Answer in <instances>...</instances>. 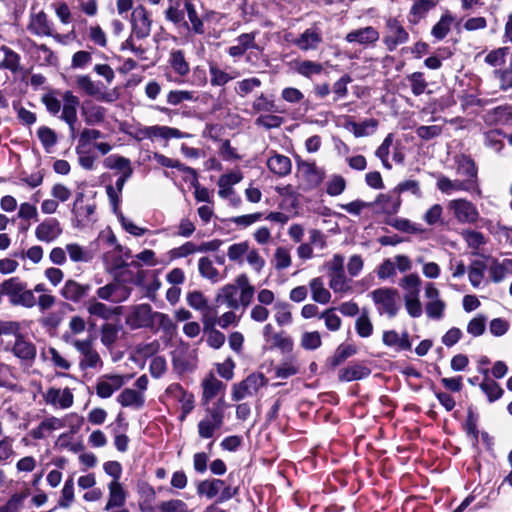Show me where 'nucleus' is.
<instances>
[{"mask_svg":"<svg viewBox=\"0 0 512 512\" xmlns=\"http://www.w3.org/2000/svg\"><path fill=\"white\" fill-rule=\"evenodd\" d=\"M121 325L115 323H105L100 329L101 343L106 347H111L118 340Z\"/></svg>","mask_w":512,"mask_h":512,"instance_id":"49530a36","label":"nucleus"},{"mask_svg":"<svg viewBox=\"0 0 512 512\" xmlns=\"http://www.w3.org/2000/svg\"><path fill=\"white\" fill-rule=\"evenodd\" d=\"M447 208L460 223L473 224L480 217L477 207L463 198L450 200Z\"/></svg>","mask_w":512,"mask_h":512,"instance_id":"423d86ee","label":"nucleus"},{"mask_svg":"<svg viewBox=\"0 0 512 512\" xmlns=\"http://www.w3.org/2000/svg\"><path fill=\"white\" fill-rule=\"evenodd\" d=\"M369 375V370L362 365H353L343 368L339 371V379L341 381H354L360 380Z\"/></svg>","mask_w":512,"mask_h":512,"instance_id":"3c124183","label":"nucleus"},{"mask_svg":"<svg viewBox=\"0 0 512 512\" xmlns=\"http://www.w3.org/2000/svg\"><path fill=\"white\" fill-rule=\"evenodd\" d=\"M457 163V173L459 175L466 176V180H474L475 183L477 182V168L475 166V163L472 159H470L467 156L461 155L457 157L456 160ZM477 185L475 184V187Z\"/></svg>","mask_w":512,"mask_h":512,"instance_id":"a18cd8bd","label":"nucleus"},{"mask_svg":"<svg viewBox=\"0 0 512 512\" xmlns=\"http://www.w3.org/2000/svg\"><path fill=\"white\" fill-rule=\"evenodd\" d=\"M224 424V401L219 399L212 406H207L204 417L197 424L198 435L201 439H211Z\"/></svg>","mask_w":512,"mask_h":512,"instance_id":"f03ea898","label":"nucleus"},{"mask_svg":"<svg viewBox=\"0 0 512 512\" xmlns=\"http://www.w3.org/2000/svg\"><path fill=\"white\" fill-rule=\"evenodd\" d=\"M83 199V193H78L76 195L73 204V213L78 222L81 223L82 225H85L92 220V216L95 212L96 205L93 202L84 204Z\"/></svg>","mask_w":512,"mask_h":512,"instance_id":"5701e85b","label":"nucleus"},{"mask_svg":"<svg viewBox=\"0 0 512 512\" xmlns=\"http://www.w3.org/2000/svg\"><path fill=\"white\" fill-rule=\"evenodd\" d=\"M84 115L87 124L89 125H97L102 123L105 116V110L101 106L98 105H87L84 108Z\"/></svg>","mask_w":512,"mask_h":512,"instance_id":"680f3d73","label":"nucleus"},{"mask_svg":"<svg viewBox=\"0 0 512 512\" xmlns=\"http://www.w3.org/2000/svg\"><path fill=\"white\" fill-rule=\"evenodd\" d=\"M187 302L190 307L203 312L204 321L208 318L209 305L206 297L200 291H193L187 295Z\"/></svg>","mask_w":512,"mask_h":512,"instance_id":"603ef678","label":"nucleus"},{"mask_svg":"<svg viewBox=\"0 0 512 512\" xmlns=\"http://www.w3.org/2000/svg\"><path fill=\"white\" fill-rule=\"evenodd\" d=\"M160 512H191L188 505L180 499H170L159 503Z\"/></svg>","mask_w":512,"mask_h":512,"instance_id":"774afa93","label":"nucleus"},{"mask_svg":"<svg viewBox=\"0 0 512 512\" xmlns=\"http://www.w3.org/2000/svg\"><path fill=\"white\" fill-rule=\"evenodd\" d=\"M225 482L221 479L203 480L197 485V493L212 499L219 494Z\"/></svg>","mask_w":512,"mask_h":512,"instance_id":"37998d69","label":"nucleus"},{"mask_svg":"<svg viewBox=\"0 0 512 512\" xmlns=\"http://www.w3.org/2000/svg\"><path fill=\"white\" fill-rule=\"evenodd\" d=\"M77 87L89 96H96L100 93V87L89 76L81 75L76 78Z\"/></svg>","mask_w":512,"mask_h":512,"instance_id":"e2e57ef3","label":"nucleus"},{"mask_svg":"<svg viewBox=\"0 0 512 512\" xmlns=\"http://www.w3.org/2000/svg\"><path fill=\"white\" fill-rule=\"evenodd\" d=\"M346 188V181L341 175H332L326 182V192L330 196H338Z\"/></svg>","mask_w":512,"mask_h":512,"instance_id":"338daca9","label":"nucleus"},{"mask_svg":"<svg viewBox=\"0 0 512 512\" xmlns=\"http://www.w3.org/2000/svg\"><path fill=\"white\" fill-rule=\"evenodd\" d=\"M455 17L450 12H445L439 21L432 27L431 35L436 40L444 39L451 30Z\"/></svg>","mask_w":512,"mask_h":512,"instance_id":"e433bc0d","label":"nucleus"},{"mask_svg":"<svg viewBox=\"0 0 512 512\" xmlns=\"http://www.w3.org/2000/svg\"><path fill=\"white\" fill-rule=\"evenodd\" d=\"M129 380V377L119 374H107L98 378L95 386L96 394L102 399L110 398Z\"/></svg>","mask_w":512,"mask_h":512,"instance_id":"1a4fd4ad","label":"nucleus"},{"mask_svg":"<svg viewBox=\"0 0 512 512\" xmlns=\"http://www.w3.org/2000/svg\"><path fill=\"white\" fill-rule=\"evenodd\" d=\"M27 30L39 37L53 36L52 23L48 19V15L43 10H36L34 7L30 11Z\"/></svg>","mask_w":512,"mask_h":512,"instance_id":"9b49d317","label":"nucleus"},{"mask_svg":"<svg viewBox=\"0 0 512 512\" xmlns=\"http://www.w3.org/2000/svg\"><path fill=\"white\" fill-rule=\"evenodd\" d=\"M225 387V384L213 375L204 379L202 382V404H208L209 401L215 398L218 394L223 393Z\"/></svg>","mask_w":512,"mask_h":512,"instance_id":"393cba45","label":"nucleus"},{"mask_svg":"<svg viewBox=\"0 0 512 512\" xmlns=\"http://www.w3.org/2000/svg\"><path fill=\"white\" fill-rule=\"evenodd\" d=\"M372 299L380 314L394 317L398 312V293L392 288H379L371 292Z\"/></svg>","mask_w":512,"mask_h":512,"instance_id":"20e7f679","label":"nucleus"},{"mask_svg":"<svg viewBox=\"0 0 512 512\" xmlns=\"http://www.w3.org/2000/svg\"><path fill=\"white\" fill-rule=\"evenodd\" d=\"M132 35L139 39L150 34L151 21L149 14L143 6H137L132 12Z\"/></svg>","mask_w":512,"mask_h":512,"instance_id":"f3484780","label":"nucleus"},{"mask_svg":"<svg viewBox=\"0 0 512 512\" xmlns=\"http://www.w3.org/2000/svg\"><path fill=\"white\" fill-rule=\"evenodd\" d=\"M29 491L25 490L21 493H16L0 507V512H20L24 500L28 497Z\"/></svg>","mask_w":512,"mask_h":512,"instance_id":"052dcab7","label":"nucleus"},{"mask_svg":"<svg viewBox=\"0 0 512 512\" xmlns=\"http://www.w3.org/2000/svg\"><path fill=\"white\" fill-rule=\"evenodd\" d=\"M44 400L48 405L55 408L68 409L74 403V395L69 388H49L45 395Z\"/></svg>","mask_w":512,"mask_h":512,"instance_id":"4468645a","label":"nucleus"},{"mask_svg":"<svg viewBox=\"0 0 512 512\" xmlns=\"http://www.w3.org/2000/svg\"><path fill=\"white\" fill-rule=\"evenodd\" d=\"M108 500L104 510L110 511L114 508L124 507L127 500V491L120 481H110L107 485Z\"/></svg>","mask_w":512,"mask_h":512,"instance_id":"6ab92c4d","label":"nucleus"},{"mask_svg":"<svg viewBox=\"0 0 512 512\" xmlns=\"http://www.w3.org/2000/svg\"><path fill=\"white\" fill-rule=\"evenodd\" d=\"M65 250L72 262L87 263L93 259L92 252L88 248H86L78 243H74V242L67 243L65 245Z\"/></svg>","mask_w":512,"mask_h":512,"instance_id":"473e14b6","label":"nucleus"},{"mask_svg":"<svg viewBox=\"0 0 512 512\" xmlns=\"http://www.w3.org/2000/svg\"><path fill=\"white\" fill-rule=\"evenodd\" d=\"M238 291L237 284H227L221 288L220 292L216 297L217 302H222L231 309H237L239 307L238 298L236 297Z\"/></svg>","mask_w":512,"mask_h":512,"instance_id":"a19ab883","label":"nucleus"},{"mask_svg":"<svg viewBox=\"0 0 512 512\" xmlns=\"http://www.w3.org/2000/svg\"><path fill=\"white\" fill-rule=\"evenodd\" d=\"M199 273L202 277L216 283L222 279L219 271L214 267L213 262L208 257H202L198 262Z\"/></svg>","mask_w":512,"mask_h":512,"instance_id":"09e8293b","label":"nucleus"},{"mask_svg":"<svg viewBox=\"0 0 512 512\" xmlns=\"http://www.w3.org/2000/svg\"><path fill=\"white\" fill-rule=\"evenodd\" d=\"M374 205L377 211L395 214L401 205V198L395 192L392 194H381L376 198Z\"/></svg>","mask_w":512,"mask_h":512,"instance_id":"a878e982","label":"nucleus"},{"mask_svg":"<svg viewBox=\"0 0 512 512\" xmlns=\"http://www.w3.org/2000/svg\"><path fill=\"white\" fill-rule=\"evenodd\" d=\"M486 317L482 314H478L473 317L467 324V332L473 337H479L484 334L486 330Z\"/></svg>","mask_w":512,"mask_h":512,"instance_id":"69168bd1","label":"nucleus"},{"mask_svg":"<svg viewBox=\"0 0 512 512\" xmlns=\"http://www.w3.org/2000/svg\"><path fill=\"white\" fill-rule=\"evenodd\" d=\"M487 123L495 126H512V111L507 107H497L487 114Z\"/></svg>","mask_w":512,"mask_h":512,"instance_id":"f704fd0d","label":"nucleus"},{"mask_svg":"<svg viewBox=\"0 0 512 512\" xmlns=\"http://www.w3.org/2000/svg\"><path fill=\"white\" fill-rule=\"evenodd\" d=\"M266 382L267 380L263 374H250L243 381L233 385L232 399L240 401L246 397L253 396L261 387L266 385Z\"/></svg>","mask_w":512,"mask_h":512,"instance_id":"39448f33","label":"nucleus"},{"mask_svg":"<svg viewBox=\"0 0 512 512\" xmlns=\"http://www.w3.org/2000/svg\"><path fill=\"white\" fill-rule=\"evenodd\" d=\"M297 174L300 180V187L303 190L317 188L325 178V170L316 165L315 162L298 161Z\"/></svg>","mask_w":512,"mask_h":512,"instance_id":"7ed1b4c3","label":"nucleus"},{"mask_svg":"<svg viewBox=\"0 0 512 512\" xmlns=\"http://www.w3.org/2000/svg\"><path fill=\"white\" fill-rule=\"evenodd\" d=\"M0 51L3 53L4 58L0 62V68L10 70L13 73H16L20 70V55L13 51L8 46H1Z\"/></svg>","mask_w":512,"mask_h":512,"instance_id":"79ce46f5","label":"nucleus"},{"mask_svg":"<svg viewBox=\"0 0 512 512\" xmlns=\"http://www.w3.org/2000/svg\"><path fill=\"white\" fill-rule=\"evenodd\" d=\"M323 41L322 32L317 27H310L293 40V44L301 51L317 50Z\"/></svg>","mask_w":512,"mask_h":512,"instance_id":"2eb2a0df","label":"nucleus"},{"mask_svg":"<svg viewBox=\"0 0 512 512\" xmlns=\"http://www.w3.org/2000/svg\"><path fill=\"white\" fill-rule=\"evenodd\" d=\"M379 38V32L372 26L352 30L345 36L348 43H357L363 46L374 45Z\"/></svg>","mask_w":512,"mask_h":512,"instance_id":"a211bd4d","label":"nucleus"},{"mask_svg":"<svg viewBox=\"0 0 512 512\" xmlns=\"http://www.w3.org/2000/svg\"><path fill=\"white\" fill-rule=\"evenodd\" d=\"M150 328L161 329L166 334L172 335L176 331L177 326L167 314L154 311Z\"/></svg>","mask_w":512,"mask_h":512,"instance_id":"c03bdc74","label":"nucleus"},{"mask_svg":"<svg viewBox=\"0 0 512 512\" xmlns=\"http://www.w3.org/2000/svg\"><path fill=\"white\" fill-rule=\"evenodd\" d=\"M272 264L277 271L289 268L292 264V258L289 249L280 246L275 250Z\"/></svg>","mask_w":512,"mask_h":512,"instance_id":"864d4df0","label":"nucleus"},{"mask_svg":"<svg viewBox=\"0 0 512 512\" xmlns=\"http://www.w3.org/2000/svg\"><path fill=\"white\" fill-rule=\"evenodd\" d=\"M255 38V32L243 33L239 35L235 40L236 43L229 47L228 54L231 57H240L244 55L249 49H258Z\"/></svg>","mask_w":512,"mask_h":512,"instance_id":"4be33fe9","label":"nucleus"},{"mask_svg":"<svg viewBox=\"0 0 512 512\" xmlns=\"http://www.w3.org/2000/svg\"><path fill=\"white\" fill-rule=\"evenodd\" d=\"M166 396L180 404V420L183 421L195 406L194 395L186 390L180 384L174 383L168 386L165 391Z\"/></svg>","mask_w":512,"mask_h":512,"instance_id":"6e6552de","label":"nucleus"},{"mask_svg":"<svg viewBox=\"0 0 512 512\" xmlns=\"http://www.w3.org/2000/svg\"><path fill=\"white\" fill-rule=\"evenodd\" d=\"M267 166L271 172L278 176H286L291 171V161L287 156L275 154L267 161Z\"/></svg>","mask_w":512,"mask_h":512,"instance_id":"c9c22d12","label":"nucleus"},{"mask_svg":"<svg viewBox=\"0 0 512 512\" xmlns=\"http://www.w3.org/2000/svg\"><path fill=\"white\" fill-rule=\"evenodd\" d=\"M421 279L417 274H408L401 279L399 286L405 290L404 297L419 296Z\"/></svg>","mask_w":512,"mask_h":512,"instance_id":"8fccbe9b","label":"nucleus"},{"mask_svg":"<svg viewBox=\"0 0 512 512\" xmlns=\"http://www.w3.org/2000/svg\"><path fill=\"white\" fill-rule=\"evenodd\" d=\"M436 5L437 2L433 0H415L409 11L411 17L410 21L417 23L424 18L430 10L434 9Z\"/></svg>","mask_w":512,"mask_h":512,"instance_id":"4c0bfd02","label":"nucleus"},{"mask_svg":"<svg viewBox=\"0 0 512 512\" xmlns=\"http://www.w3.org/2000/svg\"><path fill=\"white\" fill-rule=\"evenodd\" d=\"M26 288V283L21 281L18 277L9 278L1 285L2 293L9 297L11 304L15 302Z\"/></svg>","mask_w":512,"mask_h":512,"instance_id":"72a5a7b5","label":"nucleus"},{"mask_svg":"<svg viewBox=\"0 0 512 512\" xmlns=\"http://www.w3.org/2000/svg\"><path fill=\"white\" fill-rule=\"evenodd\" d=\"M41 102L50 114L58 115L61 112L60 118L71 128L76 123L80 101L71 91L60 93L58 90H49L42 95Z\"/></svg>","mask_w":512,"mask_h":512,"instance_id":"f257e3e1","label":"nucleus"},{"mask_svg":"<svg viewBox=\"0 0 512 512\" xmlns=\"http://www.w3.org/2000/svg\"><path fill=\"white\" fill-rule=\"evenodd\" d=\"M291 67L295 72L307 78L319 75L323 71L321 63L311 60H296L291 63Z\"/></svg>","mask_w":512,"mask_h":512,"instance_id":"c756f323","label":"nucleus"},{"mask_svg":"<svg viewBox=\"0 0 512 512\" xmlns=\"http://www.w3.org/2000/svg\"><path fill=\"white\" fill-rule=\"evenodd\" d=\"M117 401L123 407H133L140 409L144 405L145 398L143 393L127 388L119 394Z\"/></svg>","mask_w":512,"mask_h":512,"instance_id":"2f4dec72","label":"nucleus"},{"mask_svg":"<svg viewBox=\"0 0 512 512\" xmlns=\"http://www.w3.org/2000/svg\"><path fill=\"white\" fill-rule=\"evenodd\" d=\"M437 188L444 194L450 195L455 191H470L475 188L474 180H451L440 175L437 179Z\"/></svg>","mask_w":512,"mask_h":512,"instance_id":"412c9836","label":"nucleus"},{"mask_svg":"<svg viewBox=\"0 0 512 512\" xmlns=\"http://www.w3.org/2000/svg\"><path fill=\"white\" fill-rule=\"evenodd\" d=\"M355 329L361 338H368L373 333V324L367 313H362L355 321Z\"/></svg>","mask_w":512,"mask_h":512,"instance_id":"0e129e2a","label":"nucleus"},{"mask_svg":"<svg viewBox=\"0 0 512 512\" xmlns=\"http://www.w3.org/2000/svg\"><path fill=\"white\" fill-rule=\"evenodd\" d=\"M309 289L312 300L319 304H328L331 300V293L325 287L324 280L321 277L312 278L309 281Z\"/></svg>","mask_w":512,"mask_h":512,"instance_id":"bb28decb","label":"nucleus"},{"mask_svg":"<svg viewBox=\"0 0 512 512\" xmlns=\"http://www.w3.org/2000/svg\"><path fill=\"white\" fill-rule=\"evenodd\" d=\"M235 283L238 290H240V297L238 299L239 306L247 307L251 304L255 294L254 286L251 285L249 278L246 274H240L236 277Z\"/></svg>","mask_w":512,"mask_h":512,"instance_id":"cd10ccee","label":"nucleus"},{"mask_svg":"<svg viewBox=\"0 0 512 512\" xmlns=\"http://www.w3.org/2000/svg\"><path fill=\"white\" fill-rule=\"evenodd\" d=\"M86 134H90L89 136H94L93 139L89 141L91 153L97 149L101 154L105 155L112 149V145L109 142L103 140L106 137L103 136L98 130H83L79 137H83Z\"/></svg>","mask_w":512,"mask_h":512,"instance_id":"ea45409f","label":"nucleus"},{"mask_svg":"<svg viewBox=\"0 0 512 512\" xmlns=\"http://www.w3.org/2000/svg\"><path fill=\"white\" fill-rule=\"evenodd\" d=\"M168 63L173 71L181 77L186 76L190 71L189 63L182 50L172 49L169 53Z\"/></svg>","mask_w":512,"mask_h":512,"instance_id":"7c9ffc66","label":"nucleus"},{"mask_svg":"<svg viewBox=\"0 0 512 512\" xmlns=\"http://www.w3.org/2000/svg\"><path fill=\"white\" fill-rule=\"evenodd\" d=\"M382 341L386 346L393 347L397 350L411 349V342L408 333L404 332L399 334L394 330L385 331L383 333Z\"/></svg>","mask_w":512,"mask_h":512,"instance_id":"c85d7f7f","label":"nucleus"},{"mask_svg":"<svg viewBox=\"0 0 512 512\" xmlns=\"http://www.w3.org/2000/svg\"><path fill=\"white\" fill-rule=\"evenodd\" d=\"M512 259H505L502 262H493L490 267V275L494 282H501L507 275H511Z\"/></svg>","mask_w":512,"mask_h":512,"instance_id":"de8ad7c7","label":"nucleus"},{"mask_svg":"<svg viewBox=\"0 0 512 512\" xmlns=\"http://www.w3.org/2000/svg\"><path fill=\"white\" fill-rule=\"evenodd\" d=\"M104 165L108 169L119 171L121 175L131 176L133 172L130 160L119 155L107 157L104 160Z\"/></svg>","mask_w":512,"mask_h":512,"instance_id":"58836bf2","label":"nucleus"},{"mask_svg":"<svg viewBox=\"0 0 512 512\" xmlns=\"http://www.w3.org/2000/svg\"><path fill=\"white\" fill-rule=\"evenodd\" d=\"M86 134L83 137H79L78 145L76 147L77 154L79 155L80 165L87 170H91L94 166L95 155L90 152L89 141L93 139V135Z\"/></svg>","mask_w":512,"mask_h":512,"instance_id":"b1692460","label":"nucleus"},{"mask_svg":"<svg viewBox=\"0 0 512 512\" xmlns=\"http://www.w3.org/2000/svg\"><path fill=\"white\" fill-rule=\"evenodd\" d=\"M153 312L149 304L132 306L128 311L125 322L132 329L150 328Z\"/></svg>","mask_w":512,"mask_h":512,"instance_id":"9d476101","label":"nucleus"},{"mask_svg":"<svg viewBox=\"0 0 512 512\" xmlns=\"http://www.w3.org/2000/svg\"><path fill=\"white\" fill-rule=\"evenodd\" d=\"M11 351L21 362L29 366L33 364L37 354L36 346L20 334L16 335Z\"/></svg>","mask_w":512,"mask_h":512,"instance_id":"ddd939ff","label":"nucleus"},{"mask_svg":"<svg viewBox=\"0 0 512 512\" xmlns=\"http://www.w3.org/2000/svg\"><path fill=\"white\" fill-rule=\"evenodd\" d=\"M15 455L14 439L10 436L0 438V464L11 462Z\"/></svg>","mask_w":512,"mask_h":512,"instance_id":"13d9d810","label":"nucleus"},{"mask_svg":"<svg viewBox=\"0 0 512 512\" xmlns=\"http://www.w3.org/2000/svg\"><path fill=\"white\" fill-rule=\"evenodd\" d=\"M86 329V322L84 318L79 315H74L70 318L68 323V331L63 335V338L66 342L74 339L73 337L81 334Z\"/></svg>","mask_w":512,"mask_h":512,"instance_id":"4d7b16f0","label":"nucleus"},{"mask_svg":"<svg viewBox=\"0 0 512 512\" xmlns=\"http://www.w3.org/2000/svg\"><path fill=\"white\" fill-rule=\"evenodd\" d=\"M63 233L62 226L56 218H47L40 222L35 228V237L43 243L56 241Z\"/></svg>","mask_w":512,"mask_h":512,"instance_id":"f8f14e48","label":"nucleus"},{"mask_svg":"<svg viewBox=\"0 0 512 512\" xmlns=\"http://www.w3.org/2000/svg\"><path fill=\"white\" fill-rule=\"evenodd\" d=\"M409 35L401 23L395 18H389L385 24L383 43L389 51L408 41Z\"/></svg>","mask_w":512,"mask_h":512,"instance_id":"0eeeda50","label":"nucleus"},{"mask_svg":"<svg viewBox=\"0 0 512 512\" xmlns=\"http://www.w3.org/2000/svg\"><path fill=\"white\" fill-rule=\"evenodd\" d=\"M84 307L90 316H95L103 320H109L114 315L119 314L118 307H110L100 302L96 297L89 298L84 303Z\"/></svg>","mask_w":512,"mask_h":512,"instance_id":"aec40b11","label":"nucleus"},{"mask_svg":"<svg viewBox=\"0 0 512 512\" xmlns=\"http://www.w3.org/2000/svg\"><path fill=\"white\" fill-rule=\"evenodd\" d=\"M275 321L279 326L288 325L292 322V313L290 305L285 301H278L274 306Z\"/></svg>","mask_w":512,"mask_h":512,"instance_id":"6e6d98bb","label":"nucleus"},{"mask_svg":"<svg viewBox=\"0 0 512 512\" xmlns=\"http://www.w3.org/2000/svg\"><path fill=\"white\" fill-rule=\"evenodd\" d=\"M329 287L334 293H346L351 289L349 280L346 278L345 273H337L329 275Z\"/></svg>","mask_w":512,"mask_h":512,"instance_id":"bf43d9fd","label":"nucleus"},{"mask_svg":"<svg viewBox=\"0 0 512 512\" xmlns=\"http://www.w3.org/2000/svg\"><path fill=\"white\" fill-rule=\"evenodd\" d=\"M91 290L89 284H82L74 279H68L60 289V295L67 301L78 303L86 298Z\"/></svg>","mask_w":512,"mask_h":512,"instance_id":"dca6fc26","label":"nucleus"},{"mask_svg":"<svg viewBox=\"0 0 512 512\" xmlns=\"http://www.w3.org/2000/svg\"><path fill=\"white\" fill-rule=\"evenodd\" d=\"M249 247L250 245L247 241L234 243L228 247L227 257L230 261L242 264L246 253L249 252Z\"/></svg>","mask_w":512,"mask_h":512,"instance_id":"5fc2aeb1","label":"nucleus"}]
</instances>
